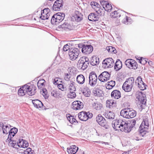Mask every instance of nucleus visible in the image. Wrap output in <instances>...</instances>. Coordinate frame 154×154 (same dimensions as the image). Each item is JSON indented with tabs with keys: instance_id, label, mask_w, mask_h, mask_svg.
<instances>
[{
	"instance_id": "48",
	"label": "nucleus",
	"mask_w": 154,
	"mask_h": 154,
	"mask_svg": "<svg viewBox=\"0 0 154 154\" xmlns=\"http://www.w3.org/2000/svg\"><path fill=\"white\" fill-rule=\"evenodd\" d=\"M8 133H9V134L8 135V138L7 139V140L8 141L11 140V138L13 137L14 136L15 134L14 133L12 132H11L10 131Z\"/></svg>"
},
{
	"instance_id": "21",
	"label": "nucleus",
	"mask_w": 154,
	"mask_h": 154,
	"mask_svg": "<svg viewBox=\"0 0 154 154\" xmlns=\"http://www.w3.org/2000/svg\"><path fill=\"white\" fill-rule=\"evenodd\" d=\"M78 147L75 145L70 146L67 148V152L69 154H75L78 149Z\"/></svg>"
},
{
	"instance_id": "11",
	"label": "nucleus",
	"mask_w": 154,
	"mask_h": 154,
	"mask_svg": "<svg viewBox=\"0 0 154 154\" xmlns=\"http://www.w3.org/2000/svg\"><path fill=\"white\" fill-rule=\"evenodd\" d=\"M125 64L127 67L131 69H136L138 67L137 62L132 59H127L125 62Z\"/></svg>"
},
{
	"instance_id": "30",
	"label": "nucleus",
	"mask_w": 154,
	"mask_h": 154,
	"mask_svg": "<svg viewBox=\"0 0 154 154\" xmlns=\"http://www.w3.org/2000/svg\"><path fill=\"white\" fill-rule=\"evenodd\" d=\"M88 19L91 21H96L98 20V17L94 13H91L88 16Z\"/></svg>"
},
{
	"instance_id": "32",
	"label": "nucleus",
	"mask_w": 154,
	"mask_h": 154,
	"mask_svg": "<svg viewBox=\"0 0 154 154\" xmlns=\"http://www.w3.org/2000/svg\"><path fill=\"white\" fill-rule=\"evenodd\" d=\"M122 89L126 92H129L131 91L132 87L129 86L128 84L125 82L123 84L122 86Z\"/></svg>"
},
{
	"instance_id": "50",
	"label": "nucleus",
	"mask_w": 154,
	"mask_h": 154,
	"mask_svg": "<svg viewBox=\"0 0 154 154\" xmlns=\"http://www.w3.org/2000/svg\"><path fill=\"white\" fill-rule=\"evenodd\" d=\"M138 60H139V62L143 65H145L147 62L146 59L143 58L142 57H141L140 59H138Z\"/></svg>"
},
{
	"instance_id": "13",
	"label": "nucleus",
	"mask_w": 154,
	"mask_h": 154,
	"mask_svg": "<svg viewBox=\"0 0 154 154\" xmlns=\"http://www.w3.org/2000/svg\"><path fill=\"white\" fill-rule=\"evenodd\" d=\"M135 83L140 90H144L146 89V85L143 81L141 76L137 78L135 80Z\"/></svg>"
},
{
	"instance_id": "27",
	"label": "nucleus",
	"mask_w": 154,
	"mask_h": 154,
	"mask_svg": "<svg viewBox=\"0 0 154 154\" xmlns=\"http://www.w3.org/2000/svg\"><path fill=\"white\" fill-rule=\"evenodd\" d=\"M99 63V59L96 56H93L92 57V58L90 62V64L93 66L97 65Z\"/></svg>"
},
{
	"instance_id": "61",
	"label": "nucleus",
	"mask_w": 154,
	"mask_h": 154,
	"mask_svg": "<svg viewBox=\"0 0 154 154\" xmlns=\"http://www.w3.org/2000/svg\"><path fill=\"white\" fill-rule=\"evenodd\" d=\"M4 126L3 123L0 122V129H2L3 130V128H4Z\"/></svg>"
},
{
	"instance_id": "15",
	"label": "nucleus",
	"mask_w": 154,
	"mask_h": 154,
	"mask_svg": "<svg viewBox=\"0 0 154 154\" xmlns=\"http://www.w3.org/2000/svg\"><path fill=\"white\" fill-rule=\"evenodd\" d=\"M63 0H57L55 2L52 6V9L54 11H60L63 8Z\"/></svg>"
},
{
	"instance_id": "14",
	"label": "nucleus",
	"mask_w": 154,
	"mask_h": 154,
	"mask_svg": "<svg viewBox=\"0 0 154 154\" xmlns=\"http://www.w3.org/2000/svg\"><path fill=\"white\" fill-rule=\"evenodd\" d=\"M110 77V74L106 71L102 73L98 76V79L101 82H104L109 80Z\"/></svg>"
},
{
	"instance_id": "26",
	"label": "nucleus",
	"mask_w": 154,
	"mask_h": 154,
	"mask_svg": "<svg viewBox=\"0 0 154 154\" xmlns=\"http://www.w3.org/2000/svg\"><path fill=\"white\" fill-rule=\"evenodd\" d=\"M85 79L84 76L82 74L78 75L76 77L77 83L80 85L84 84L85 82Z\"/></svg>"
},
{
	"instance_id": "52",
	"label": "nucleus",
	"mask_w": 154,
	"mask_h": 154,
	"mask_svg": "<svg viewBox=\"0 0 154 154\" xmlns=\"http://www.w3.org/2000/svg\"><path fill=\"white\" fill-rule=\"evenodd\" d=\"M57 85V87L58 88L62 91L65 90L66 88L64 87L63 85L62 84H59Z\"/></svg>"
},
{
	"instance_id": "35",
	"label": "nucleus",
	"mask_w": 154,
	"mask_h": 154,
	"mask_svg": "<svg viewBox=\"0 0 154 154\" xmlns=\"http://www.w3.org/2000/svg\"><path fill=\"white\" fill-rule=\"evenodd\" d=\"M110 16L112 18H116L119 17L121 16V14L119 11H115L111 13Z\"/></svg>"
},
{
	"instance_id": "8",
	"label": "nucleus",
	"mask_w": 154,
	"mask_h": 154,
	"mask_svg": "<svg viewBox=\"0 0 154 154\" xmlns=\"http://www.w3.org/2000/svg\"><path fill=\"white\" fill-rule=\"evenodd\" d=\"M96 120L98 124L105 129L109 128L108 123L101 115L99 114L96 117Z\"/></svg>"
},
{
	"instance_id": "38",
	"label": "nucleus",
	"mask_w": 154,
	"mask_h": 154,
	"mask_svg": "<svg viewBox=\"0 0 154 154\" xmlns=\"http://www.w3.org/2000/svg\"><path fill=\"white\" fill-rule=\"evenodd\" d=\"M104 9L100 8H97L96 9V12L97 14L100 16H103L105 14V11Z\"/></svg>"
},
{
	"instance_id": "57",
	"label": "nucleus",
	"mask_w": 154,
	"mask_h": 154,
	"mask_svg": "<svg viewBox=\"0 0 154 154\" xmlns=\"http://www.w3.org/2000/svg\"><path fill=\"white\" fill-rule=\"evenodd\" d=\"M10 131H11V132H12L15 135L16 134L17 131V129L15 128H14L10 129Z\"/></svg>"
},
{
	"instance_id": "41",
	"label": "nucleus",
	"mask_w": 154,
	"mask_h": 154,
	"mask_svg": "<svg viewBox=\"0 0 154 154\" xmlns=\"http://www.w3.org/2000/svg\"><path fill=\"white\" fill-rule=\"evenodd\" d=\"M103 8L105 11L108 12H109L112 10V7L111 5L109 4L107 2V3L105 5V6H104Z\"/></svg>"
},
{
	"instance_id": "45",
	"label": "nucleus",
	"mask_w": 154,
	"mask_h": 154,
	"mask_svg": "<svg viewBox=\"0 0 154 154\" xmlns=\"http://www.w3.org/2000/svg\"><path fill=\"white\" fill-rule=\"evenodd\" d=\"M102 91L99 90H96L95 91H94V95L95 96H97L98 97H100L101 96Z\"/></svg>"
},
{
	"instance_id": "58",
	"label": "nucleus",
	"mask_w": 154,
	"mask_h": 154,
	"mask_svg": "<svg viewBox=\"0 0 154 154\" xmlns=\"http://www.w3.org/2000/svg\"><path fill=\"white\" fill-rule=\"evenodd\" d=\"M32 149L30 148H27L26 150H24V152L25 154H29L31 151Z\"/></svg>"
},
{
	"instance_id": "31",
	"label": "nucleus",
	"mask_w": 154,
	"mask_h": 154,
	"mask_svg": "<svg viewBox=\"0 0 154 154\" xmlns=\"http://www.w3.org/2000/svg\"><path fill=\"white\" fill-rule=\"evenodd\" d=\"M132 22V19L130 17L126 16H124V19L122 20V22L126 25L131 23Z\"/></svg>"
},
{
	"instance_id": "56",
	"label": "nucleus",
	"mask_w": 154,
	"mask_h": 154,
	"mask_svg": "<svg viewBox=\"0 0 154 154\" xmlns=\"http://www.w3.org/2000/svg\"><path fill=\"white\" fill-rule=\"evenodd\" d=\"M51 95L54 97H57V91L55 90L52 91L51 92Z\"/></svg>"
},
{
	"instance_id": "10",
	"label": "nucleus",
	"mask_w": 154,
	"mask_h": 154,
	"mask_svg": "<svg viewBox=\"0 0 154 154\" xmlns=\"http://www.w3.org/2000/svg\"><path fill=\"white\" fill-rule=\"evenodd\" d=\"M88 84L91 86L93 87L95 85L97 80V76L94 72H90L89 77Z\"/></svg>"
},
{
	"instance_id": "3",
	"label": "nucleus",
	"mask_w": 154,
	"mask_h": 154,
	"mask_svg": "<svg viewBox=\"0 0 154 154\" xmlns=\"http://www.w3.org/2000/svg\"><path fill=\"white\" fill-rule=\"evenodd\" d=\"M89 64V59L87 57L84 56L80 58L77 65L79 69L84 70L87 68Z\"/></svg>"
},
{
	"instance_id": "9",
	"label": "nucleus",
	"mask_w": 154,
	"mask_h": 154,
	"mask_svg": "<svg viewBox=\"0 0 154 154\" xmlns=\"http://www.w3.org/2000/svg\"><path fill=\"white\" fill-rule=\"evenodd\" d=\"M93 116L92 113H90L89 112L82 111L78 114V117L79 119L82 121H86L89 119L91 118Z\"/></svg>"
},
{
	"instance_id": "29",
	"label": "nucleus",
	"mask_w": 154,
	"mask_h": 154,
	"mask_svg": "<svg viewBox=\"0 0 154 154\" xmlns=\"http://www.w3.org/2000/svg\"><path fill=\"white\" fill-rule=\"evenodd\" d=\"M122 66V62L119 60H117L114 66V69L116 71H118L119 70Z\"/></svg>"
},
{
	"instance_id": "17",
	"label": "nucleus",
	"mask_w": 154,
	"mask_h": 154,
	"mask_svg": "<svg viewBox=\"0 0 154 154\" xmlns=\"http://www.w3.org/2000/svg\"><path fill=\"white\" fill-rule=\"evenodd\" d=\"M83 107V103L80 101H75L73 102L71 106L72 108L75 110L81 109Z\"/></svg>"
},
{
	"instance_id": "7",
	"label": "nucleus",
	"mask_w": 154,
	"mask_h": 154,
	"mask_svg": "<svg viewBox=\"0 0 154 154\" xmlns=\"http://www.w3.org/2000/svg\"><path fill=\"white\" fill-rule=\"evenodd\" d=\"M80 51L79 49L76 48H71L68 52V55L70 59L72 60H75L78 57Z\"/></svg>"
},
{
	"instance_id": "49",
	"label": "nucleus",
	"mask_w": 154,
	"mask_h": 154,
	"mask_svg": "<svg viewBox=\"0 0 154 154\" xmlns=\"http://www.w3.org/2000/svg\"><path fill=\"white\" fill-rule=\"evenodd\" d=\"M71 77V74L69 73L65 74L64 76L65 80L67 81H69L70 78Z\"/></svg>"
},
{
	"instance_id": "42",
	"label": "nucleus",
	"mask_w": 154,
	"mask_h": 154,
	"mask_svg": "<svg viewBox=\"0 0 154 154\" xmlns=\"http://www.w3.org/2000/svg\"><path fill=\"white\" fill-rule=\"evenodd\" d=\"M106 49L110 53H115L116 52V50L115 48L111 46L106 47Z\"/></svg>"
},
{
	"instance_id": "22",
	"label": "nucleus",
	"mask_w": 154,
	"mask_h": 154,
	"mask_svg": "<svg viewBox=\"0 0 154 154\" xmlns=\"http://www.w3.org/2000/svg\"><path fill=\"white\" fill-rule=\"evenodd\" d=\"M17 145L19 147L25 148L27 147L29 144L28 143L26 140L22 139L19 140Z\"/></svg>"
},
{
	"instance_id": "19",
	"label": "nucleus",
	"mask_w": 154,
	"mask_h": 154,
	"mask_svg": "<svg viewBox=\"0 0 154 154\" xmlns=\"http://www.w3.org/2000/svg\"><path fill=\"white\" fill-rule=\"evenodd\" d=\"M137 98L142 104H145L146 103V96L145 94L140 92L137 95Z\"/></svg>"
},
{
	"instance_id": "62",
	"label": "nucleus",
	"mask_w": 154,
	"mask_h": 154,
	"mask_svg": "<svg viewBox=\"0 0 154 154\" xmlns=\"http://www.w3.org/2000/svg\"><path fill=\"white\" fill-rule=\"evenodd\" d=\"M94 142H96V143H105V144H107V143H106V142H101L100 141H94Z\"/></svg>"
},
{
	"instance_id": "2",
	"label": "nucleus",
	"mask_w": 154,
	"mask_h": 154,
	"mask_svg": "<svg viewBox=\"0 0 154 154\" xmlns=\"http://www.w3.org/2000/svg\"><path fill=\"white\" fill-rule=\"evenodd\" d=\"M36 92V88L34 85L29 86L25 85L19 88L18 91V95L20 96L24 95L27 93L29 96L34 95Z\"/></svg>"
},
{
	"instance_id": "18",
	"label": "nucleus",
	"mask_w": 154,
	"mask_h": 154,
	"mask_svg": "<svg viewBox=\"0 0 154 154\" xmlns=\"http://www.w3.org/2000/svg\"><path fill=\"white\" fill-rule=\"evenodd\" d=\"M93 51V47L90 45H84L82 51L83 53L88 54L92 52Z\"/></svg>"
},
{
	"instance_id": "59",
	"label": "nucleus",
	"mask_w": 154,
	"mask_h": 154,
	"mask_svg": "<svg viewBox=\"0 0 154 154\" xmlns=\"http://www.w3.org/2000/svg\"><path fill=\"white\" fill-rule=\"evenodd\" d=\"M50 11V9L48 8L44 9L42 11V13H44L45 12V13H47L48 15H49L48 12Z\"/></svg>"
},
{
	"instance_id": "36",
	"label": "nucleus",
	"mask_w": 154,
	"mask_h": 154,
	"mask_svg": "<svg viewBox=\"0 0 154 154\" xmlns=\"http://www.w3.org/2000/svg\"><path fill=\"white\" fill-rule=\"evenodd\" d=\"M115 85V82L114 81L112 80L108 82V84L106 86L107 89H112Z\"/></svg>"
},
{
	"instance_id": "51",
	"label": "nucleus",
	"mask_w": 154,
	"mask_h": 154,
	"mask_svg": "<svg viewBox=\"0 0 154 154\" xmlns=\"http://www.w3.org/2000/svg\"><path fill=\"white\" fill-rule=\"evenodd\" d=\"M91 92L89 90H86L83 92L84 95L86 97H88L90 95Z\"/></svg>"
},
{
	"instance_id": "43",
	"label": "nucleus",
	"mask_w": 154,
	"mask_h": 154,
	"mask_svg": "<svg viewBox=\"0 0 154 154\" xmlns=\"http://www.w3.org/2000/svg\"><path fill=\"white\" fill-rule=\"evenodd\" d=\"M45 81L44 79L40 80L37 83V86L39 88H41L44 85Z\"/></svg>"
},
{
	"instance_id": "5",
	"label": "nucleus",
	"mask_w": 154,
	"mask_h": 154,
	"mask_svg": "<svg viewBox=\"0 0 154 154\" xmlns=\"http://www.w3.org/2000/svg\"><path fill=\"white\" fill-rule=\"evenodd\" d=\"M65 15L64 14L58 13L54 14L51 18V22L52 24H57L64 19Z\"/></svg>"
},
{
	"instance_id": "40",
	"label": "nucleus",
	"mask_w": 154,
	"mask_h": 154,
	"mask_svg": "<svg viewBox=\"0 0 154 154\" xmlns=\"http://www.w3.org/2000/svg\"><path fill=\"white\" fill-rule=\"evenodd\" d=\"M91 5L92 8L94 9L95 11H96V9L97 8H99L100 7V5L94 2H91Z\"/></svg>"
},
{
	"instance_id": "24",
	"label": "nucleus",
	"mask_w": 154,
	"mask_h": 154,
	"mask_svg": "<svg viewBox=\"0 0 154 154\" xmlns=\"http://www.w3.org/2000/svg\"><path fill=\"white\" fill-rule=\"evenodd\" d=\"M82 15L78 11H76L73 17L75 20L77 22H79L82 19Z\"/></svg>"
},
{
	"instance_id": "28",
	"label": "nucleus",
	"mask_w": 154,
	"mask_h": 154,
	"mask_svg": "<svg viewBox=\"0 0 154 154\" xmlns=\"http://www.w3.org/2000/svg\"><path fill=\"white\" fill-rule=\"evenodd\" d=\"M92 105L93 108L97 110H101L102 107V104L97 101L94 102Z\"/></svg>"
},
{
	"instance_id": "44",
	"label": "nucleus",
	"mask_w": 154,
	"mask_h": 154,
	"mask_svg": "<svg viewBox=\"0 0 154 154\" xmlns=\"http://www.w3.org/2000/svg\"><path fill=\"white\" fill-rule=\"evenodd\" d=\"M67 118L69 122L72 124H73L74 122H77L76 120L73 118V116L71 115L69 116H67Z\"/></svg>"
},
{
	"instance_id": "1",
	"label": "nucleus",
	"mask_w": 154,
	"mask_h": 154,
	"mask_svg": "<svg viewBox=\"0 0 154 154\" xmlns=\"http://www.w3.org/2000/svg\"><path fill=\"white\" fill-rule=\"evenodd\" d=\"M136 121L133 119L131 124L128 123L125 119H117L112 122V127L116 131L120 130L125 132H130L132 128L136 124Z\"/></svg>"
},
{
	"instance_id": "25",
	"label": "nucleus",
	"mask_w": 154,
	"mask_h": 154,
	"mask_svg": "<svg viewBox=\"0 0 154 154\" xmlns=\"http://www.w3.org/2000/svg\"><path fill=\"white\" fill-rule=\"evenodd\" d=\"M111 96L113 98L116 99H118L121 97L120 92L119 90H114L112 92Z\"/></svg>"
},
{
	"instance_id": "6",
	"label": "nucleus",
	"mask_w": 154,
	"mask_h": 154,
	"mask_svg": "<svg viewBox=\"0 0 154 154\" xmlns=\"http://www.w3.org/2000/svg\"><path fill=\"white\" fill-rule=\"evenodd\" d=\"M149 123L147 119H144L139 128L141 134L143 136L147 132Z\"/></svg>"
},
{
	"instance_id": "64",
	"label": "nucleus",
	"mask_w": 154,
	"mask_h": 154,
	"mask_svg": "<svg viewBox=\"0 0 154 154\" xmlns=\"http://www.w3.org/2000/svg\"><path fill=\"white\" fill-rule=\"evenodd\" d=\"M122 154H128V153L127 152H125Z\"/></svg>"
},
{
	"instance_id": "20",
	"label": "nucleus",
	"mask_w": 154,
	"mask_h": 154,
	"mask_svg": "<svg viewBox=\"0 0 154 154\" xmlns=\"http://www.w3.org/2000/svg\"><path fill=\"white\" fill-rule=\"evenodd\" d=\"M106 106L114 111L116 106V104L113 100H107L106 101Z\"/></svg>"
},
{
	"instance_id": "63",
	"label": "nucleus",
	"mask_w": 154,
	"mask_h": 154,
	"mask_svg": "<svg viewBox=\"0 0 154 154\" xmlns=\"http://www.w3.org/2000/svg\"><path fill=\"white\" fill-rule=\"evenodd\" d=\"M148 64H149V65L150 66H152L153 65V62L152 61H149L148 62Z\"/></svg>"
},
{
	"instance_id": "54",
	"label": "nucleus",
	"mask_w": 154,
	"mask_h": 154,
	"mask_svg": "<svg viewBox=\"0 0 154 154\" xmlns=\"http://www.w3.org/2000/svg\"><path fill=\"white\" fill-rule=\"evenodd\" d=\"M108 2L104 0H101L100 1V2L101 5L103 7V8H104V6H105V5Z\"/></svg>"
},
{
	"instance_id": "53",
	"label": "nucleus",
	"mask_w": 154,
	"mask_h": 154,
	"mask_svg": "<svg viewBox=\"0 0 154 154\" xmlns=\"http://www.w3.org/2000/svg\"><path fill=\"white\" fill-rule=\"evenodd\" d=\"M70 44H67L66 45H65L63 47V50L64 51H67L68 50H69V49H70L71 48H70Z\"/></svg>"
},
{
	"instance_id": "34",
	"label": "nucleus",
	"mask_w": 154,
	"mask_h": 154,
	"mask_svg": "<svg viewBox=\"0 0 154 154\" xmlns=\"http://www.w3.org/2000/svg\"><path fill=\"white\" fill-rule=\"evenodd\" d=\"M134 82V78L130 77L127 79L125 82L133 87Z\"/></svg>"
},
{
	"instance_id": "47",
	"label": "nucleus",
	"mask_w": 154,
	"mask_h": 154,
	"mask_svg": "<svg viewBox=\"0 0 154 154\" xmlns=\"http://www.w3.org/2000/svg\"><path fill=\"white\" fill-rule=\"evenodd\" d=\"M10 141L9 143V145L12 146L14 148H17V143H16V141L14 140H10Z\"/></svg>"
},
{
	"instance_id": "46",
	"label": "nucleus",
	"mask_w": 154,
	"mask_h": 154,
	"mask_svg": "<svg viewBox=\"0 0 154 154\" xmlns=\"http://www.w3.org/2000/svg\"><path fill=\"white\" fill-rule=\"evenodd\" d=\"M76 96V94L75 91L69 92L68 94V97L69 98H73Z\"/></svg>"
},
{
	"instance_id": "60",
	"label": "nucleus",
	"mask_w": 154,
	"mask_h": 154,
	"mask_svg": "<svg viewBox=\"0 0 154 154\" xmlns=\"http://www.w3.org/2000/svg\"><path fill=\"white\" fill-rule=\"evenodd\" d=\"M58 78H56L54 79V85H58V84H59V82L58 81Z\"/></svg>"
},
{
	"instance_id": "12",
	"label": "nucleus",
	"mask_w": 154,
	"mask_h": 154,
	"mask_svg": "<svg viewBox=\"0 0 154 154\" xmlns=\"http://www.w3.org/2000/svg\"><path fill=\"white\" fill-rule=\"evenodd\" d=\"M103 67L106 68H111L114 65V62L111 58H107L104 60L102 63Z\"/></svg>"
},
{
	"instance_id": "55",
	"label": "nucleus",
	"mask_w": 154,
	"mask_h": 154,
	"mask_svg": "<svg viewBox=\"0 0 154 154\" xmlns=\"http://www.w3.org/2000/svg\"><path fill=\"white\" fill-rule=\"evenodd\" d=\"M40 18L42 20H45L48 19V17H47L46 15H44V13L41 12V15L40 16Z\"/></svg>"
},
{
	"instance_id": "16",
	"label": "nucleus",
	"mask_w": 154,
	"mask_h": 154,
	"mask_svg": "<svg viewBox=\"0 0 154 154\" xmlns=\"http://www.w3.org/2000/svg\"><path fill=\"white\" fill-rule=\"evenodd\" d=\"M58 28L60 29V30L67 31L72 29V25L67 22H66L61 25L59 26Z\"/></svg>"
},
{
	"instance_id": "33",
	"label": "nucleus",
	"mask_w": 154,
	"mask_h": 154,
	"mask_svg": "<svg viewBox=\"0 0 154 154\" xmlns=\"http://www.w3.org/2000/svg\"><path fill=\"white\" fill-rule=\"evenodd\" d=\"M105 115L106 118L109 119H114L115 117L114 113L111 111L109 112H105Z\"/></svg>"
},
{
	"instance_id": "23",
	"label": "nucleus",
	"mask_w": 154,
	"mask_h": 154,
	"mask_svg": "<svg viewBox=\"0 0 154 154\" xmlns=\"http://www.w3.org/2000/svg\"><path fill=\"white\" fill-rule=\"evenodd\" d=\"M32 102L34 106L37 108H42L43 106L42 103L38 99L32 100Z\"/></svg>"
},
{
	"instance_id": "4",
	"label": "nucleus",
	"mask_w": 154,
	"mask_h": 154,
	"mask_svg": "<svg viewBox=\"0 0 154 154\" xmlns=\"http://www.w3.org/2000/svg\"><path fill=\"white\" fill-rule=\"evenodd\" d=\"M136 111L129 108L122 110L120 112V115L122 116L127 119L133 118L136 116Z\"/></svg>"
},
{
	"instance_id": "39",
	"label": "nucleus",
	"mask_w": 154,
	"mask_h": 154,
	"mask_svg": "<svg viewBox=\"0 0 154 154\" xmlns=\"http://www.w3.org/2000/svg\"><path fill=\"white\" fill-rule=\"evenodd\" d=\"M75 84L74 82L71 81L70 82V84L69 86V92H73L75 91V88L74 86Z\"/></svg>"
},
{
	"instance_id": "37",
	"label": "nucleus",
	"mask_w": 154,
	"mask_h": 154,
	"mask_svg": "<svg viewBox=\"0 0 154 154\" xmlns=\"http://www.w3.org/2000/svg\"><path fill=\"white\" fill-rule=\"evenodd\" d=\"M11 127V126L9 125H5L2 130L3 133L4 134H7L10 131Z\"/></svg>"
}]
</instances>
